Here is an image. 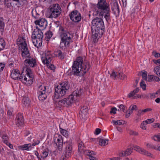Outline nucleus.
I'll return each instance as SVG.
<instances>
[{
    "label": "nucleus",
    "instance_id": "39",
    "mask_svg": "<svg viewBox=\"0 0 160 160\" xmlns=\"http://www.w3.org/2000/svg\"><path fill=\"white\" fill-rule=\"evenodd\" d=\"M48 150H45L43 151L42 153V155L41 156L42 158L44 159L48 156Z\"/></svg>",
    "mask_w": 160,
    "mask_h": 160
},
{
    "label": "nucleus",
    "instance_id": "35",
    "mask_svg": "<svg viewBox=\"0 0 160 160\" xmlns=\"http://www.w3.org/2000/svg\"><path fill=\"white\" fill-rule=\"evenodd\" d=\"M32 16L35 19L38 18L39 16V14L37 12L36 10L34 9L32 10Z\"/></svg>",
    "mask_w": 160,
    "mask_h": 160
},
{
    "label": "nucleus",
    "instance_id": "59",
    "mask_svg": "<svg viewBox=\"0 0 160 160\" xmlns=\"http://www.w3.org/2000/svg\"><path fill=\"white\" fill-rule=\"evenodd\" d=\"M156 97L155 93H149V98L152 99Z\"/></svg>",
    "mask_w": 160,
    "mask_h": 160
},
{
    "label": "nucleus",
    "instance_id": "8",
    "mask_svg": "<svg viewBox=\"0 0 160 160\" xmlns=\"http://www.w3.org/2000/svg\"><path fill=\"white\" fill-rule=\"evenodd\" d=\"M50 11L48 15L49 18H56L59 17L62 12V9L59 4H53L50 7Z\"/></svg>",
    "mask_w": 160,
    "mask_h": 160
},
{
    "label": "nucleus",
    "instance_id": "49",
    "mask_svg": "<svg viewBox=\"0 0 160 160\" xmlns=\"http://www.w3.org/2000/svg\"><path fill=\"white\" fill-rule=\"evenodd\" d=\"M147 146L150 149H157V148L155 145L152 144H147Z\"/></svg>",
    "mask_w": 160,
    "mask_h": 160
},
{
    "label": "nucleus",
    "instance_id": "57",
    "mask_svg": "<svg viewBox=\"0 0 160 160\" xmlns=\"http://www.w3.org/2000/svg\"><path fill=\"white\" fill-rule=\"evenodd\" d=\"M133 148V149H134L135 150L139 152L140 149L141 148L140 147L138 146L133 145L132 147Z\"/></svg>",
    "mask_w": 160,
    "mask_h": 160
},
{
    "label": "nucleus",
    "instance_id": "13",
    "mask_svg": "<svg viewBox=\"0 0 160 160\" xmlns=\"http://www.w3.org/2000/svg\"><path fill=\"white\" fill-rule=\"evenodd\" d=\"M53 58V57L51 52L48 51L45 52V56L42 57L41 59L44 64H46L48 65L51 62Z\"/></svg>",
    "mask_w": 160,
    "mask_h": 160
},
{
    "label": "nucleus",
    "instance_id": "54",
    "mask_svg": "<svg viewBox=\"0 0 160 160\" xmlns=\"http://www.w3.org/2000/svg\"><path fill=\"white\" fill-rule=\"evenodd\" d=\"M5 66L4 63H0V73H1L3 70Z\"/></svg>",
    "mask_w": 160,
    "mask_h": 160
},
{
    "label": "nucleus",
    "instance_id": "46",
    "mask_svg": "<svg viewBox=\"0 0 160 160\" xmlns=\"http://www.w3.org/2000/svg\"><path fill=\"white\" fill-rule=\"evenodd\" d=\"M152 138L155 141L160 142V134L155 135Z\"/></svg>",
    "mask_w": 160,
    "mask_h": 160
},
{
    "label": "nucleus",
    "instance_id": "16",
    "mask_svg": "<svg viewBox=\"0 0 160 160\" xmlns=\"http://www.w3.org/2000/svg\"><path fill=\"white\" fill-rule=\"evenodd\" d=\"M110 76L113 79H117L119 78L120 79L123 80L126 78V76L122 72H115L113 70L112 72L110 75Z\"/></svg>",
    "mask_w": 160,
    "mask_h": 160
},
{
    "label": "nucleus",
    "instance_id": "38",
    "mask_svg": "<svg viewBox=\"0 0 160 160\" xmlns=\"http://www.w3.org/2000/svg\"><path fill=\"white\" fill-rule=\"evenodd\" d=\"M60 132L61 133L63 136L65 137L68 136V131L66 130L60 128Z\"/></svg>",
    "mask_w": 160,
    "mask_h": 160
},
{
    "label": "nucleus",
    "instance_id": "20",
    "mask_svg": "<svg viewBox=\"0 0 160 160\" xmlns=\"http://www.w3.org/2000/svg\"><path fill=\"white\" fill-rule=\"evenodd\" d=\"M56 52V57L60 60L63 59L66 56V52H62L61 50H58Z\"/></svg>",
    "mask_w": 160,
    "mask_h": 160
},
{
    "label": "nucleus",
    "instance_id": "58",
    "mask_svg": "<svg viewBox=\"0 0 160 160\" xmlns=\"http://www.w3.org/2000/svg\"><path fill=\"white\" fill-rule=\"evenodd\" d=\"M101 131V130L99 128H97L95 131L94 134L96 135L99 134Z\"/></svg>",
    "mask_w": 160,
    "mask_h": 160
},
{
    "label": "nucleus",
    "instance_id": "21",
    "mask_svg": "<svg viewBox=\"0 0 160 160\" xmlns=\"http://www.w3.org/2000/svg\"><path fill=\"white\" fill-rule=\"evenodd\" d=\"M33 148V147H32L31 143L25 144L19 147V149L22 150L29 151L31 150Z\"/></svg>",
    "mask_w": 160,
    "mask_h": 160
},
{
    "label": "nucleus",
    "instance_id": "10",
    "mask_svg": "<svg viewBox=\"0 0 160 160\" xmlns=\"http://www.w3.org/2000/svg\"><path fill=\"white\" fill-rule=\"evenodd\" d=\"M18 41L20 42V45L21 46L22 56L29 55V52L27 47V45L25 38L23 37H20L17 39Z\"/></svg>",
    "mask_w": 160,
    "mask_h": 160
},
{
    "label": "nucleus",
    "instance_id": "2",
    "mask_svg": "<svg viewBox=\"0 0 160 160\" xmlns=\"http://www.w3.org/2000/svg\"><path fill=\"white\" fill-rule=\"evenodd\" d=\"M11 76L14 80H20L27 85H31L33 82V75L32 71L28 67H23L20 74L19 70L14 69L12 71Z\"/></svg>",
    "mask_w": 160,
    "mask_h": 160
},
{
    "label": "nucleus",
    "instance_id": "56",
    "mask_svg": "<svg viewBox=\"0 0 160 160\" xmlns=\"http://www.w3.org/2000/svg\"><path fill=\"white\" fill-rule=\"evenodd\" d=\"M152 54L156 58H159L160 57V53L157 52L156 51H154L152 52Z\"/></svg>",
    "mask_w": 160,
    "mask_h": 160
},
{
    "label": "nucleus",
    "instance_id": "17",
    "mask_svg": "<svg viewBox=\"0 0 160 160\" xmlns=\"http://www.w3.org/2000/svg\"><path fill=\"white\" fill-rule=\"evenodd\" d=\"M64 144L66 145L65 152L68 153V155H71L72 151V140H69L68 141L64 142Z\"/></svg>",
    "mask_w": 160,
    "mask_h": 160
},
{
    "label": "nucleus",
    "instance_id": "33",
    "mask_svg": "<svg viewBox=\"0 0 160 160\" xmlns=\"http://www.w3.org/2000/svg\"><path fill=\"white\" fill-rule=\"evenodd\" d=\"M88 108L87 106H83L81 108L80 112L84 115H86L88 113Z\"/></svg>",
    "mask_w": 160,
    "mask_h": 160
},
{
    "label": "nucleus",
    "instance_id": "37",
    "mask_svg": "<svg viewBox=\"0 0 160 160\" xmlns=\"http://www.w3.org/2000/svg\"><path fill=\"white\" fill-rule=\"evenodd\" d=\"M154 71L156 74L160 77V67L158 66L155 67L154 69Z\"/></svg>",
    "mask_w": 160,
    "mask_h": 160
},
{
    "label": "nucleus",
    "instance_id": "11",
    "mask_svg": "<svg viewBox=\"0 0 160 160\" xmlns=\"http://www.w3.org/2000/svg\"><path fill=\"white\" fill-rule=\"evenodd\" d=\"M70 19L75 23H78L81 20L82 16L80 13L77 10L72 11L69 14Z\"/></svg>",
    "mask_w": 160,
    "mask_h": 160
},
{
    "label": "nucleus",
    "instance_id": "29",
    "mask_svg": "<svg viewBox=\"0 0 160 160\" xmlns=\"http://www.w3.org/2000/svg\"><path fill=\"white\" fill-rule=\"evenodd\" d=\"M12 1L14 2L15 6L18 7L21 5V2H24L26 1V0H12Z\"/></svg>",
    "mask_w": 160,
    "mask_h": 160
},
{
    "label": "nucleus",
    "instance_id": "52",
    "mask_svg": "<svg viewBox=\"0 0 160 160\" xmlns=\"http://www.w3.org/2000/svg\"><path fill=\"white\" fill-rule=\"evenodd\" d=\"M146 125V123L144 121L141 123L140 127L142 129L145 130L146 129V126H145Z\"/></svg>",
    "mask_w": 160,
    "mask_h": 160
},
{
    "label": "nucleus",
    "instance_id": "36",
    "mask_svg": "<svg viewBox=\"0 0 160 160\" xmlns=\"http://www.w3.org/2000/svg\"><path fill=\"white\" fill-rule=\"evenodd\" d=\"M138 108L137 106L134 105H131L129 108L128 110V111H129L131 113H132L133 112V110H138Z\"/></svg>",
    "mask_w": 160,
    "mask_h": 160
},
{
    "label": "nucleus",
    "instance_id": "14",
    "mask_svg": "<svg viewBox=\"0 0 160 160\" xmlns=\"http://www.w3.org/2000/svg\"><path fill=\"white\" fill-rule=\"evenodd\" d=\"M16 125L20 128L23 126L24 123V118L22 113L19 112L17 115L16 118Z\"/></svg>",
    "mask_w": 160,
    "mask_h": 160
},
{
    "label": "nucleus",
    "instance_id": "61",
    "mask_svg": "<svg viewBox=\"0 0 160 160\" xmlns=\"http://www.w3.org/2000/svg\"><path fill=\"white\" fill-rule=\"evenodd\" d=\"M120 110L124 112L125 110V106L123 104H121L119 106Z\"/></svg>",
    "mask_w": 160,
    "mask_h": 160
},
{
    "label": "nucleus",
    "instance_id": "26",
    "mask_svg": "<svg viewBox=\"0 0 160 160\" xmlns=\"http://www.w3.org/2000/svg\"><path fill=\"white\" fill-rule=\"evenodd\" d=\"M46 88L47 87L44 85H41L39 86L37 89V93L47 92Z\"/></svg>",
    "mask_w": 160,
    "mask_h": 160
},
{
    "label": "nucleus",
    "instance_id": "3",
    "mask_svg": "<svg viewBox=\"0 0 160 160\" xmlns=\"http://www.w3.org/2000/svg\"><path fill=\"white\" fill-rule=\"evenodd\" d=\"M92 24L91 30L93 41L96 42L104 32V24L101 18L96 17L92 20Z\"/></svg>",
    "mask_w": 160,
    "mask_h": 160
},
{
    "label": "nucleus",
    "instance_id": "40",
    "mask_svg": "<svg viewBox=\"0 0 160 160\" xmlns=\"http://www.w3.org/2000/svg\"><path fill=\"white\" fill-rule=\"evenodd\" d=\"M13 110L12 109H10L8 110L7 112V115L9 118H12L13 117Z\"/></svg>",
    "mask_w": 160,
    "mask_h": 160
},
{
    "label": "nucleus",
    "instance_id": "7",
    "mask_svg": "<svg viewBox=\"0 0 160 160\" xmlns=\"http://www.w3.org/2000/svg\"><path fill=\"white\" fill-rule=\"evenodd\" d=\"M43 34L41 30L34 29L32 32V40L34 45L37 47L42 45Z\"/></svg>",
    "mask_w": 160,
    "mask_h": 160
},
{
    "label": "nucleus",
    "instance_id": "62",
    "mask_svg": "<svg viewBox=\"0 0 160 160\" xmlns=\"http://www.w3.org/2000/svg\"><path fill=\"white\" fill-rule=\"evenodd\" d=\"M129 133L131 135H137L138 134V133L137 132H136L133 131H130Z\"/></svg>",
    "mask_w": 160,
    "mask_h": 160
},
{
    "label": "nucleus",
    "instance_id": "30",
    "mask_svg": "<svg viewBox=\"0 0 160 160\" xmlns=\"http://www.w3.org/2000/svg\"><path fill=\"white\" fill-rule=\"evenodd\" d=\"M22 103L25 106H29L30 104V101L28 98L25 97L22 99Z\"/></svg>",
    "mask_w": 160,
    "mask_h": 160
},
{
    "label": "nucleus",
    "instance_id": "55",
    "mask_svg": "<svg viewBox=\"0 0 160 160\" xmlns=\"http://www.w3.org/2000/svg\"><path fill=\"white\" fill-rule=\"evenodd\" d=\"M117 110V108L115 107H113L111 109V110L110 111V113H113L115 114L116 113V111Z\"/></svg>",
    "mask_w": 160,
    "mask_h": 160
},
{
    "label": "nucleus",
    "instance_id": "31",
    "mask_svg": "<svg viewBox=\"0 0 160 160\" xmlns=\"http://www.w3.org/2000/svg\"><path fill=\"white\" fill-rule=\"evenodd\" d=\"M139 91V89L138 88H136L135 89H134L133 91H131L128 94V97L129 98H130L132 97H133L134 96L135 94L137 93Z\"/></svg>",
    "mask_w": 160,
    "mask_h": 160
},
{
    "label": "nucleus",
    "instance_id": "34",
    "mask_svg": "<svg viewBox=\"0 0 160 160\" xmlns=\"http://www.w3.org/2000/svg\"><path fill=\"white\" fill-rule=\"evenodd\" d=\"M5 46V42L4 40L0 38V51L3 49Z\"/></svg>",
    "mask_w": 160,
    "mask_h": 160
},
{
    "label": "nucleus",
    "instance_id": "43",
    "mask_svg": "<svg viewBox=\"0 0 160 160\" xmlns=\"http://www.w3.org/2000/svg\"><path fill=\"white\" fill-rule=\"evenodd\" d=\"M52 35V32L50 31H48L46 33V37L49 39L51 38Z\"/></svg>",
    "mask_w": 160,
    "mask_h": 160
},
{
    "label": "nucleus",
    "instance_id": "1",
    "mask_svg": "<svg viewBox=\"0 0 160 160\" xmlns=\"http://www.w3.org/2000/svg\"><path fill=\"white\" fill-rule=\"evenodd\" d=\"M83 58L82 57H77L73 62L72 70L69 69L66 72L67 75H73L76 76H83L88 71L90 68V64L88 62L83 63Z\"/></svg>",
    "mask_w": 160,
    "mask_h": 160
},
{
    "label": "nucleus",
    "instance_id": "24",
    "mask_svg": "<svg viewBox=\"0 0 160 160\" xmlns=\"http://www.w3.org/2000/svg\"><path fill=\"white\" fill-rule=\"evenodd\" d=\"M0 136L2 139V141L5 144L8 143L9 138L8 136L3 132H0Z\"/></svg>",
    "mask_w": 160,
    "mask_h": 160
},
{
    "label": "nucleus",
    "instance_id": "50",
    "mask_svg": "<svg viewBox=\"0 0 160 160\" xmlns=\"http://www.w3.org/2000/svg\"><path fill=\"white\" fill-rule=\"evenodd\" d=\"M90 150H84L83 151V152H82L81 153H80L82 154H84L85 155H87L88 156V155L90 154Z\"/></svg>",
    "mask_w": 160,
    "mask_h": 160
},
{
    "label": "nucleus",
    "instance_id": "6",
    "mask_svg": "<svg viewBox=\"0 0 160 160\" xmlns=\"http://www.w3.org/2000/svg\"><path fill=\"white\" fill-rule=\"evenodd\" d=\"M59 34L60 38L59 47L62 49L69 47L71 42H73L72 36L66 28L61 26L59 27Z\"/></svg>",
    "mask_w": 160,
    "mask_h": 160
},
{
    "label": "nucleus",
    "instance_id": "27",
    "mask_svg": "<svg viewBox=\"0 0 160 160\" xmlns=\"http://www.w3.org/2000/svg\"><path fill=\"white\" fill-rule=\"evenodd\" d=\"M133 151V148H127L125 151H123L124 152L125 157L127 156L130 155Z\"/></svg>",
    "mask_w": 160,
    "mask_h": 160
},
{
    "label": "nucleus",
    "instance_id": "19",
    "mask_svg": "<svg viewBox=\"0 0 160 160\" xmlns=\"http://www.w3.org/2000/svg\"><path fill=\"white\" fill-rule=\"evenodd\" d=\"M111 9L112 11L113 12L114 14L116 17L119 15L120 11L117 2H116L113 3Z\"/></svg>",
    "mask_w": 160,
    "mask_h": 160
},
{
    "label": "nucleus",
    "instance_id": "47",
    "mask_svg": "<svg viewBox=\"0 0 160 160\" xmlns=\"http://www.w3.org/2000/svg\"><path fill=\"white\" fill-rule=\"evenodd\" d=\"M154 121V119L153 118L148 119L146 120V121H144L145 122L146 124H148L151 123L153 122Z\"/></svg>",
    "mask_w": 160,
    "mask_h": 160
},
{
    "label": "nucleus",
    "instance_id": "18",
    "mask_svg": "<svg viewBox=\"0 0 160 160\" xmlns=\"http://www.w3.org/2000/svg\"><path fill=\"white\" fill-rule=\"evenodd\" d=\"M34 23L36 25H38L40 27L42 28V30L46 28L47 26V21L45 18H43L35 21Z\"/></svg>",
    "mask_w": 160,
    "mask_h": 160
},
{
    "label": "nucleus",
    "instance_id": "60",
    "mask_svg": "<svg viewBox=\"0 0 160 160\" xmlns=\"http://www.w3.org/2000/svg\"><path fill=\"white\" fill-rule=\"evenodd\" d=\"M145 152H146V150H144L143 148H141L140 149L139 151L138 152L141 154L144 155L145 154Z\"/></svg>",
    "mask_w": 160,
    "mask_h": 160
},
{
    "label": "nucleus",
    "instance_id": "28",
    "mask_svg": "<svg viewBox=\"0 0 160 160\" xmlns=\"http://www.w3.org/2000/svg\"><path fill=\"white\" fill-rule=\"evenodd\" d=\"M108 139H100L99 141V144L101 146H104L108 144Z\"/></svg>",
    "mask_w": 160,
    "mask_h": 160
},
{
    "label": "nucleus",
    "instance_id": "41",
    "mask_svg": "<svg viewBox=\"0 0 160 160\" xmlns=\"http://www.w3.org/2000/svg\"><path fill=\"white\" fill-rule=\"evenodd\" d=\"M140 86L143 90H146V85L145 84L143 80H142L141 82Z\"/></svg>",
    "mask_w": 160,
    "mask_h": 160
},
{
    "label": "nucleus",
    "instance_id": "23",
    "mask_svg": "<svg viewBox=\"0 0 160 160\" xmlns=\"http://www.w3.org/2000/svg\"><path fill=\"white\" fill-rule=\"evenodd\" d=\"M38 95V98L40 101H43L46 99L48 94V91L46 92L37 93Z\"/></svg>",
    "mask_w": 160,
    "mask_h": 160
},
{
    "label": "nucleus",
    "instance_id": "12",
    "mask_svg": "<svg viewBox=\"0 0 160 160\" xmlns=\"http://www.w3.org/2000/svg\"><path fill=\"white\" fill-rule=\"evenodd\" d=\"M29 55L27 57L26 56H22L23 57L27 58L24 62V64L26 66V67L30 66L32 68H34L37 65L36 60L35 58H32L30 56V54L29 53Z\"/></svg>",
    "mask_w": 160,
    "mask_h": 160
},
{
    "label": "nucleus",
    "instance_id": "22",
    "mask_svg": "<svg viewBox=\"0 0 160 160\" xmlns=\"http://www.w3.org/2000/svg\"><path fill=\"white\" fill-rule=\"evenodd\" d=\"M59 85L68 91L70 86V84L67 80L62 82Z\"/></svg>",
    "mask_w": 160,
    "mask_h": 160
},
{
    "label": "nucleus",
    "instance_id": "9",
    "mask_svg": "<svg viewBox=\"0 0 160 160\" xmlns=\"http://www.w3.org/2000/svg\"><path fill=\"white\" fill-rule=\"evenodd\" d=\"M55 90L54 94L53 96V100L56 103L57 102L56 99L62 98L66 95L68 92L65 89L59 85L55 87Z\"/></svg>",
    "mask_w": 160,
    "mask_h": 160
},
{
    "label": "nucleus",
    "instance_id": "64",
    "mask_svg": "<svg viewBox=\"0 0 160 160\" xmlns=\"http://www.w3.org/2000/svg\"><path fill=\"white\" fill-rule=\"evenodd\" d=\"M35 154L37 156V158L38 160H41V158L40 157V156L38 152L36 151H35Z\"/></svg>",
    "mask_w": 160,
    "mask_h": 160
},
{
    "label": "nucleus",
    "instance_id": "32",
    "mask_svg": "<svg viewBox=\"0 0 160 160\" xmlns=\"http://www.w3.org/2000/svg\"><path fill=\"white\" fill-rule=\"evenodd\" d=\"M5 26V23L3 22V19L2 18H0V30L1 32H3Z\"/></svg>",
    "mask_w": 160,
    "mask_h": 160
},
{
    "label": "nucleus",
    "instance_id": "48",
    "mask_svg": "<svg viewBox=\"0 0 160 160\" xmlns=\"http://www.w3.org/2000/svg\"><path fill=\"white\" fill-rule=\"evenodd\" d=\"M142 76L143 79L147 81L148 78L147 77V72L146 71L143 72L142 74Z\"/></svg>",
    "mask_w": 160,
    "mask_h": 160
},
{
    "label": "nucleus",
    "instance_id": "25",
    "mask_svg": "<svg viewBox=\"0 0 160 160\" xmlns=\"http://www.w3.org/2000/svg\"><path fill=\"white\" fill-rule=\"evenodd\" d=\"M78 152L80 153L83 152L84 150V148L85 147L84 145L83 142L81 141H78L77 142Z\"/></svg>",
    "mask_w": 160,
    "mask_h": 160
},
{
    "label": "nucleus",
    "instance_id": "5",
    "mask_svg": "<svg viewBox=\"0 0 160 160\" xmlns=\"http://www.w3.org/2000/svg\"><path fill=\"white\" fill-rule=\"evenodd\" d=\"M83 92V89L80 88L74 91L72 93L68 98L59 100L57 105L60 108L68 107L71 106L74 102L77 101L80 98Z\"/></svg>",
    "mask_w": 160,
    "mask_h": 160
},
{
    "label": "nucleus",
    "instance_id": "63",
    "mask_svg": "<svg viewBox=\"0 0 160 160\" xmlns=\"http://www.w3.org/2000/svg\"><path fill=\"white\" fill-rule=\"evenodd\" d=\"M11 3L12 2H6L5 3H4V4L5 5V6L7 7V8H9L11 6Z\"/></svg>",
    "mask_w": 160,
    "mask_h": 160
},
{
    "label": "nucleus",
    "instance_id": "51",
    "mask_svg": "<svg viewBox=\"0 0 160 160\" xmlns=\"http://www.w3.org/2000/svg\"><path fill=\"white\" fill-rule=\"evenodd\" d=\"M33 141L34 142L32 144H31V146H32V147H33L34 146L40 143V141L38 140L35 139L33 140Z\"/></svg>",
    "mask_w": 160,
    "mask_h": 160
},
{
    "label": "nucleus",
    "instance_id": "4",
    "mask_svg": "<svg viewBox=\"0 0 160 160\" xmlns=\"http://www.w3.org/2000/svg\"><path fill=\"white\" fill-rule=\"evenodd\" d=\"M95 14L100 17L104 18L108 22L110 20V11L109 4L106 0H98L96 7Z\"/></svg>",
    "mask_w": 160,
    "mask_h": 160
},
{
    "label": "nucleus",
    "instance_id": "44",
    "mask_svg": "<svg viewBox=\"0 0 160 160\" xmlns=\"http://www.w3.org/2000/svg\"><path fill=\"white\" fill-rule=\"evenodd\" d=\"M112 122L114 125H120L123 124L120 120L115 121L113 120L112 121Z\"/></svg>",
    "mask_w": 160,
    "mask_h": 160
},
{
    "label": "nucleus",
    "instance_id": "45",
    "mask_svg": "<svg viewBox=\"0 0 160 160\" xmlns=\"http://www.w3.org/2000/svg\"><path fill=\"white\" fill-rule=\"evenodd\" d=\"M154 75H148L147 81L148 82L154 81Z\"/></svg>",
    "mask_w": 160,
    "mask_h": 160
},
{
    "label": "nucleus",
    "instance_id": "53",
    "mask_svg": "<svg viewBox=\"0 0 160 160\" xmlns=\"http://www.w3.org/2000/svg\"><path fill=\"white\" fill-rule=\"evenodd\" d=\"M48 66V65H47ZM48 68H49L51 70L53 71V72L55 71V70L56 68L55 66L54 65L52 64H50L48 66Z\"/></svg>",
    "mask_w": 160,
    "mask_h": 160
},
{
    "label": "nucleus",
    "instance_id": "42",
    "mask_svg": "<svg viewBox=\"0 0 160 160\" xmlns=\"http://www.w3.org/2000/svg\"><path fill=\"white\" fill-rule=\"evenodd\" d=\"M68 155V153L65 152V154L61 156V160H66L71 155Z\"/></svg>",
    "mask_w": 160,
    "mask_h": 160
},
{
    "label": "nucleus",
    "instance_id": "15",
    "mask_svg": "<svg viewBox=\"0 0 160 160\" xmlns=\"http://www.w3.org/2000/svg\"><path fill=\"white\" fill-rule=\"evenodd\" d=\"M54 142L57 146V148L60 151L63 148V140L62 136L60 135H58V137H55L54 138Z\"/></svg>",
    "mask_w": 160,
    "mask_h": 160
}]
</instances>
